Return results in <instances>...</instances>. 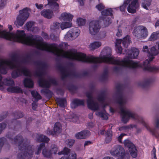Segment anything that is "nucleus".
<instances>
[{
	"instance_id": "obj_1",
	"label": "nucleus",
	"mask_w": 159,
	"mask_h": 159,
	"mask_svg": "<svg viewBox=\"0 0 159 159\" xmlns=\"http://www.w3.org/2000/svg\"><path fill=\"white\" fill-rule=\"evenodd\" d=\"M125 52L128 56L123 59L120 58L115 59L111 54V48L109 47L104 48L102 51L100 57H96L91 55V63L94 64L93 67L95 69L98 66V63L104 62L117 65V66L114 67L113 69L114 71L116 72L120 70V66L133 68L139 67L143 68L145 70L152 72L159 70V67L151 66L149 65L154 58V56L158 53V51L154 47L151 48L150 52L149 51L148 55V59L143 64L135 62L130 59L135 58L137 57L139 53L138 49L135 48H132L131 50L126 49L125 50Z\"/></svg>"
},
{
	"instance_id": "obj_2",
	"label": "nucleus",
	"mask_w": 159,
	"mask_h": 159,
	"mask_svg": "<svg viewBox=\"0 0 159 159\" xmlns=\"http://www.w3.org/2000/svg\"><path fill=\"white\" fill-rule=\"evenodd\" d=\"M32 55L30 53L26 54L23 56H20L17 53H12L9 55L8 58H0V73L6 74L9 69H15L11 73L12 77L16 78L23 75L30 77L32 73L25 66V64L30 63L31 61ZM2 77L0 74V89L2 87L3 84L9 86L7 90L9 92L18 93L22 92L19 87H14V82L11 78H5L3 83Z\"/></svg>"
},
{
	"instance_id": "obj_3",
	"label": "nucleus",
	"mask_w": 159,
	"mask_h": 159,
	"mask_svg": "<svg viewBox=\"0 0 159 159\" xmlns=\"http://www.w3.org/2000/svg\"><path fill=\"white\" fill-rule=\"evenodd\" d=\"M13 135L11 133H8L6 135V137L8 138L11 142L18 145L19 148V153L17 156V159H25L27 158L31 159L34 151L36 155L39 154L41 152L42 149V154L44 157L49 158L51 157V153L48 151L45 147V143H41L38 148L35 150L34 146H31L30 145L29 141L26 140H24L22 136L18 135L13 139Z\"/></svg>"
},
{
	"instance_id": "obj_4",
	"label": "nucleus",
	"mask_w": 159,
	"mask_h": 159,
	"mask_svg": "<svg viewBox=\"0 0 159 159\" xmlns=\"http://www.w3.org/2000/svg\"><path fill=\"white\" fill-rule=\"evenodd\" d=\"M116 88L117 90V102L119 105L122 121L124 123H126L130 118L136 120L142 124L147 130L152 132L153 135L159 139V134L156 129H152L145 122L142 117L139 116L135 113L125 107L126 103L127 98L124 93V85L120 84H117Z\"/></svg>"
},
{
	"instance_id": "obj_5",
	"label": "nucleus",
	"mask_w": 159,
	"mask_h": 159,
	"mask_svg": "<svg viewBox=\"0 0 159 159\" xmlns=\"http://www.w3.org/2000/svg\"><path fill=\"white\" fill-rule=\"evenodd\" d=\"M36 63L37 66V69L35 71L34 75L35 76L39 77L38 82L39 86L42 87L49 88L51 84L57 85V82L53 79L49 77L48 80H47L43 78L46 74V70L47 67V64L41 61H38Z\"/></svg>"
},
{
	"instance_id": "obj_6",
	"label": "nucleus",
	"mask_w": 159,
	"mask_h": 159,
	"mask_svg": "<svg viewBox=\"0 0 159 159\" xmlns=\"http://www.w3.org/2000/svg\"><path fill=\"white\" fill-rule=\"evenodd\" d=\"M73 66V64L72 63H70L69 66H63L61 64L58 65V68L61 72L62 80H63L67 77L80 78L81 77V75L71 69Z\"/></svg>"
},
{
	"instance_id": "obj_7",
	"label": "nucleus",
	"mask_w": 159,
	"mask_h": 159,
	"mask_svg": "<svg viewBox=\"0 0 159 159\" xmlns=\"http://www.w3.org/2000/svg\"><path fill=\"white\" fill-rule=\"evenodd\" d=\"M111 155L117 159H129V154L126 153L124 148L120 145L114 146L110 151Z\"/></svg>"
},
{
	"instance_id": "obj_8",
	"label": "nucleus",
	"mask_w": 159,
	"mask_h": 159,
	"mask_svg": "<svg viewBox=\"0 0 159 159\" xmlns=\"http://www.w3.org/2000/svg\"><path fill=\"white\" fill-rule=\"evenodd\" d=\"M128 4H129L127 8L128 11L131 13L135 12L136 9L139 6L138 0H125L123 4L120 7V11H125Z\"/></svg>"
},
{
	"instance_id": "obj_9",
	"label": "nucleus",
	"mask_w": 159,
	"mask_h": 159,
	"mask_svg": "<svg viewBox=\"0 0 159 159\" xmlns=\"http://www.w3.org/2000/svg\"><path fill=\"white\" fill-rule=\"evenodd\" d=\"M29 9L26 7L19 11V14L14 22V24L17 27L19 28L23 26L25 21L28 19L29 16Z\"/></svg>"
},
{
	"instance_id": "obj_10",
	"label": "nucleus",
	"mask_w": 159,
	"mask_h": 159,
	"mask_svg": "<svg viewBox=\"0 0 159 159\" xmlns=\"http://www.w3.org/2000/svg\"><path fill=\"white\" fill-rule=\"evenodd\" d=\"M122 42L124 47L125 48H127L130 43L131 42L130 36L127 35L125 37L123 40L122 39H117L116 40V42L115 43L116 51L117 53H120V54H121L122 53V47L120 46V44Z\"/></svg>"
},
{
	"instance_id": "obj_11",
	"label": "nucleus",
	"mask_w": 159,
	"mask_h": 159,
	"mask_svg": "<svg viewBox=\"0 0 159 159\" xmlns=\"http://www.w3.org/2000/svg\"><path fill=\"white\" fill-rule=\"evenodd\" d=\"M133 35L138 39L144 38L148 34V30L144 26L140 25L134 28Z\"/></svg>"
},
{
	"instance_id": "obj_12",
	"label": "nucleus",
	"mask_w": 159,
	"mask_h": 159,
	"mask_svg": "<svg viewBox=\"0 0 159 159\" xmlns=\"http://www.w3.org/2000/svg\"><path fill=\"white\" fill-rule=\"evenodd\" d=\"M86 95L88 98L87 100V106L88 107L92 110H98L99 106L98 103L95 102L92 97V93L91 92H88L86 93Z\"/></svg>"
},
{
	"instance_id": "obj_13",
	"label": "nucleus",
	"mask_w": 159,
	"mask_h": 159,
	"mask_svg": "<svg viewBox=\"0 0 159 159\" xmlns=\"http://www.w3.org/2000/svg\"><path fill=\"white\" fill-rule=\"evenodd\" d=\"M112 10L110 8L107 9H105L101 11L102 17H101V19L102 20L104 27L107 26L111 23V20L107 16L112 15Z\"/></svg>"
},
{
	"instance_id": "obj_14",
	"label": "nucleus",
	"mask_w": 159,
	"mask_h": 159,
	"mask_svg": "<svg viewBox=\"0 0 159 159\" xmlns=\"http://www.w3.org/2000/svg\"><path fill=\"white\" fill-rule=\"evenodd\" d=\"M125 146L128 148L131 156L135 158L137 155L138 151L135 145L129 139H125L124 142Z\"/></svg>"
},
{
	"instance_id": "obj_15",
	"label": "nucleus",
	"mask_w": 159,
	"mask_h": 159,
	"mask_svg": "<svg viewBox=\"0 0 159 159\" xmlns=\"http://www.w3.org/2000/svg\"><path fill=\"white\" fill-rule=\"evenodd\" d=\"M101 28L99 22L97 20H92L89 24V31L92 35H95L99 32Z\"/></svg>"
},
{
	"instance_id": "obj_16",
	"label": "nucleus",
	"mask_w": 159,
	"mask_h": 159,
	"mask_svg": "<svg viewBox=\"0 0 159 159\" xmlns=\"http://www.w3.org/2000/svg\"><path fill=\"white\" fill-rule=\"evenodd\" d=\"M80 33V30L77 28L75 27L70 30L65 35V38L68 41L77 38Z\"/></svg>"
},
{
	"instance_id": "obj_17",
	"label": "nucleus",
	"mask_w": 159,
	"mask_h": 159,
	"mask_svg": "<svg viewBox=\"0 0 159 159\" xmlns=\"http://www.w3.org/2000/svg\"><path fill=\"white\" fill-rule=\"evenodd\" d=\"M34 22L33 21H29L26 23L25 28L30 32L36 33L39 31L38 27L34 26Z\"/></svg>"
},
{
	"instance_id": "obj_18",
	"label": "nucleus",
	"mask_w": 159,
	"mask_h": 159,
	"mask_svg": "<svg viewBox=\"0 0 159 159\" xmlns=\"http://www.w3.org/2000/svg\"><path fill=\"white\" fill-rule=\"evenodd\" d=\"M62 130L61 126L59 122H56L54 126L53 131H49L50 135L55 136L57 134L60 133Z\"/></svg>"
},
{
	"instance_id": "obj_19",
	"label": "nucleus",
	"mask_w": 159,
	"mask_h": 159,
	"mask_svg": "<svg viewBox=\"0 0 159 159\" xmlns=\"http://www.w3.org/2000/svg\"><path fill=\"white\" fill-rule=\"evenodd\" d=\"M106 99V95L104 92H102L97 97V99L102 104L104 108L108 105L107 103H105Z\"/></svg>"
},
{
	"instance_id": "obj_20",
	"label": "nucleus",
	"mask_w": 159,
	"mask_h": 159,
	"mask_svg": "<svg viewBox=\"0 0 159 159\" xmlns=\"http://www.w3.org/2000/svg\"><path fill=\"white\" fill-rule=\"evenodd\" d=\"M84 102V100L75 99L72 100L71 103V107L72 108L74 109L78 106L83 105Z\"/></svg>"
},
{
	"instance_id": "obj_21",
	"label": "nucleus",
	"mask_w": 159,
	"mask_h": 159,
	"mask_svg": "<svg viewBox=\"0 0 159 159\" xmlns=\"http://www.w3.org/2000/svg\"><path fill=\"white\" fill-rule=\"evenodd\" d=\"M41 14L44 17L48 19H51L53 16V12L49 9H44L41 12Z\"/></svg>"
},
{
	"instance_id": "obj_22",
	"label": "nucleus",
	"mask_w": 159,
	"mask_h": 159,
	"mask_svg": "<svg viewBox=\"0 0 159 159\" xmlns=\"http://www.w3.org/2000/svg\"><path fill=\"white\" fill-rule=\"evenodd\" d=\"M73 16L71 14L66 12L63 13L61 15V18L65 21H71Z\"/></svg>"
},
{
	"instance_id": "obj_23",
	"label": "nucleus",
	"mask_w": 159,
	"mask_h": 159,
	"mask_svg": "<svg viewBox=\"0 0 159 159\" xmlns=\"http://www.w3.org/2000/svg\"><path fill=\"white\" fill-rule=\"evenodd\" d=\"M58 0H48V5L51 8L55 11L57 10L58 9L59 5L56 2Z\"/></svg>"
},
{
	"instance_id": "obj_24",
	"label": "nucleus",
	"mask_w": 159,
	"mask_h": 159,
	"mask_svg": "<svg viewBox=\"0 0 159 159\" xmlns=\"http://www.w3.org/2000/svg\"><path fill=\"white\" fill-rule=\"evenodd\" d=\"M56 101L59 106L62 107H64L66 105L67 102L65 98H57Z\"/></svg>"
},
{
	"instance_id": "obj_25",
	"label": "nucleus",
	"mask_w": 159,
	"mask_h": 159,
	"mask_svg": "<svg viewBox=\"0 0 159 159\" xmlns=\"http://www.w3.org/2000/svg\"><path fill=\"white\" fill-rule=\"evenodd\" d=\"M102 45V43L99 41H94L90 43L89 45V48L92 50H93L99 48Z\"/></svg>"
},
{
	"instance_id": "obj_26",
	"label": "nucleus",
	"mask_w": 159,
	"mask_h": 159,
	"mask_svg": "<svg viewBox=\"0 0 159 159\" xmlns=\"http://www.w3.org/2000/svg\"><path fill=\"white\" fill-rule=\"evenodd\" d=\"M24 84L25 87L32 88L34 86V83L32 80L30 78H25L24 80Z\"/></svg>"
},
{
	"instance_id": "obj_27",
	"label": "nucleus",
	"mask_w": 159,
	"mask_h": 159,
	"mask_svg": "<svg viewBox=\"0 0 159 159\" xmlns=\"http://www.w3.org/2000/svg\"><path fill=\"white\" fill-rule=\"evenodd\" d=\"M48 88L43 89L41 90V92L43 93L48 98L50 99L53 95V93Z\"/></svg>"
},
{
	"instance_id": "obj_28",
	"label": "nucleus",
	"mask_w": 159,
	"mask_h": 159,
	"mask_svg": "<svg viewBox=\"0 0 159 159\" xmlns=\"http://www.w3.org/2000/svg\"><path fill=\"white\" fill-rule=\"evenodd\" d=\"M112 128V126H111V128L109 129H108L106 133V138L105 139V141L107 143H108L109 142H110L111 139L112 137V131L111 130V128Z\"/></svg>"
},
{
	"instance_id": "obj_29",
	"label": "nucleus",
	"mask_w": 159,
	"mask_h": 159,
	"mask_svg": "<svg viewBox=\"0 0 159 159\" xmlns=\"http://www.w3.org/2000/svg\"><path fill=\"white\" fill-rule=\"evenodd\" d=\"M37 140L39 142L47 143L49 141V139L46 136L43 135H38L37 136Z\"/></svg>"
},
{
	"instance_id": "obj_30",
	"label": "nucleus",
	"mask_w": 159,
	"mask_h": 159,
	"mask_svg": "<svg viewBox=\"0 0 159 159\" xmlns=\"http://www.w3.org/2000/svg\"><path fill=\"white\" fill-rule=\"evenodd\" d=\"M152 1V0H143V2L142 4V7L146 10H148Z\"/></svg>"
},
{
	"instance_id": "obj_31",
	"label": "nucleus",
	"mask_w": 159,
	"mask_h": 159,
	"mask_svg": "<svg viewBox=\"0 0 159 159\" xmlns=\"http://www.w3.org/2000/svg\"><path fill=\"white\" fill-rule=\"evenodd\" d=\"M71 25V21H66V22H63L61 24V28L62 30H63L65 29L70 27Z\"/></svg>"
},
{
	"instance_id": "obj_32",
	"label": "nucleus",
	"mask_w": 159,
	"mask_h": 159,
	"mask_svg": "<svg viewBox=\"0 0 159 159\" xmlns=\"http://www.w3.org/2000/svg\"><path fill=\"white\" fill-rule=\"evenodd\" d=\"M31 94L34 98L35 99L36 101H38V100L41 99L42 98L41 96L37 92L35 91H32L31 92Z\"/></svg>"
},
{
	"instance_id": "obj_33",
	"label": "nucleus",
	"mask_w": 159,
	"mask_h": 159,
	"mask_svg": "<svg viewBox=\"0 0 159 159\" xmlns=\"http://www.w3.org/2000/svg\"><path fill=\"white\" fill-rule=\"evenodd\" d=\"M95 113L97 116L101 117L103 119L106 120L108 118L107 114L106 113L97 111Z\"/></svg>"
},
{
	"instance_id": "obj_34",
	"label": "nucleus",
	"mask_w": 159,
	"mask_h": 159,
	"mask_svg": "<svg viewBox=\"0 0 159 159\" xmlns=\"http://www.w3.org/2000/svg\"><path fill=\"white\" fill-rule=\"evenodd\" d=\"M12 115L16 119H18L22 117L24 114L23 113L20 111H16L12 114Z\"/></svg>"
},
{
	"instance_id": "obj_35",
	"label": "nucleus",
	"mask_w": 159,
	"mask_h": 159,
	"mask_svg": "<svg viewBox=\"0 0 159 159\" xmlns=\"http://www.w3.org/2000/svg\"><path fill=\"white\" fill-rule=\"evenodd\" d=\"M60 23L57 22H54L53 23V25L51 26L50 29L51 30H55L59 28L60 27H61Z\"/></svg>"
},
{
	"instance_id": "obj_36",
	"label": "nucleus",
	"mask_w": 159,
	"mask_h": 159,
	"mask_svg": "<svg viewBox=\"0 0 159 159\" xmlns=\"http://www.w3.org/2000/svg\"><path fill=\"white\" fill-rule=\"evenodd\" d=\"M159 36V34L156 32L153 33L149 38V40L153 41L156 39Z\"/></svg>"
},
{
	"instance_id": "obj_37",
	"label": "nucleus",
	"mask_w": 159,
	"mask_h": 159,
	"mask_svg": "<svg viewBox=\"0 0 159 159\" xmlns=\"http://www.w3.org/2000/svg\"><path fill=\"white\" fill-rule=\"evenodd\" d=\"M58 150V148L56 145L54 144H52L51 146V149L50 150V151L51 152V154H56Z\"/></svg>"
},
{
	"instance_id": "obj_38",
	"label": "nucleus",
	"mask_w": 159,
	"mask_h": 159,
	"mask_svg": "<svg viewBox=\"0 0 159 159\" xmlns=\"http://www.w3.org/2000/svg\"><path fill=\"white\" fill-rule=\"evenodd\" d=\"M108 70V68L107 67H106V68L104 69L103 73L102 76V78L103 80H106L107 78Z\"/></svg>"
},
{
	"instance_id": "obj_39",
	"label": "nucleus",
	"mask_w": 159,
	"mask_h": 159,
	"mask_svg": "<svg viewBox=\"0 0 159 159\" xmlns=\"http://www.w3.org/2000/svg\"><path fill=\"white\" fill-rule=\"evenodd\" d=\"M75 140H74L69 139L66 140L65 143L67 147H70L72 146Z\"/></svg>"
},
{
	"instance_id": "obj_40",
	"label": "nucleus",
	"mask_w": 159,
	"mask_h": 159,
	"mask_svg": "<svg viewBox=\"0 0 159 159\" xmlns=\"http://www.w3.org/2000/svg\"><path fill=\"white\" fill-rule=\"evenodd\" d=\"M76 22L79 26H82L85 25V21L84 19L79 18L77 19Z\"/></svg>"
},
{
	"instance_id": "obj_41",
	"label": "nucleus",
	"mask_w": 159,
	"mask_h": 159,
	"mask_svg": "<svg viewBox=\"0 0 159 159\" xmlns=\"http://www.w3.org/2000/svg\"><path fill=\"white\" fill-rule=\"evenodd\" d=\"M136 125H128V126H122V127H120L119 129V130L120 131H121L122 130L124 129H129L130 128H132L134 127H136Z\"/></svg>"
},
{
	"instance_id": "obj_42",
	"label": "nucleus",
	"mask_w": 159,
	"mask_h": 159,
	"mask_svg": "<svg viewBox=\"0 0 159 159\" xmlns=\"http://www.w3.org/2000/svg\"><path fill=\"white\" fill-rule=\"evenodd\" d=\"M82 134L83 135L84 139H85L89 137L90 135V133L89 131L85 130L82 131Z\"/></svg>"
},
{
	"instance_id": "obj_43",
	"label": "nucleus",
	"mask_w": 159,
	"mask_h": 159,
	"mask_svg": "<svg viewBox=\"0 0 159 159\" xmlns=\"http://www.w3.org/2000/svg\"><path fill=\"white\" fill-rule=\"evenodd\" d=\"M7 126V125L4 123H0V134L5 129Z\"/></svg>"
},
{
	"instance_id": "obj_44",
	"label": "nucleus",
	"mask_w": 159,
	"mask_h": 159,
	"mask_svg": "<svg viewBox=\"0 0 159 159\" xmlns=\"http://www.w3.org/2000/svg\"><path fill=\"white\" fill-rule=\"evenodd\" d=\"M75 137L77 139H84L82 131L76 134Z\"/></svg>"
},
{
	"instance_id": "obj_45",
	"label": "nucleus",
	"mask_w": 159,
	"mask_h": 159,
	"mask_svg": "<svg viewBox=\"0 0 159 159\" xmlns=\"http://www.w3.org/2000/svg\"><path fill=\"white\" fill-rule=\"evenodd\" d=\"M7 0H1L0 1V9L3 8L7 3Z\"/></svg>"
},
{
	"instance_id": "obj_46",
	"label": "nucleus",
	"mask_w": 159,
	"mask_h": 159,
	"mask_svg": "<svg viewBox=\"0 0 159 159\" xmlns=\"http://www.w3.org/2000/svg\"><path fill=\"white\" fill-rule=\"evenodd\" d=\"M155 124L156 127L159 128V116H157L155 119Z\"/></svg>"
},
{
	"instance_id": "obj_47",
	"label": "nucleus",
	"mask_w": 159,
	"mask_h": 159,
	"mask_svg": "<svg viewBox=\"0 0 159 159\" xmlns=\"http://www.w3.org/2000/svg\"><path fill=\"white\" fill-rule=\"evenodd\" d=\"M96 8L98 10L100 11L104 8V6L102 3H100L96 6Z\"/></svg>"
},
{
	"instance_id": "obj_48",
	"label": "nucleus",
	"mask_w": 159,
	"mask_h": 159,
	"mask_svg": "<svg viewBox=\"0 0 159 159\" xmlns=\"http://www.w3.org/2000/svg\"><path fill=\"white\" fill-rule=\"evenodd\" d=\"M50 38L53 41H56L58 40V36H56L53 34H51L50 35Z\"/></svg>"
},
{
	"instance_id": "obj_49",
	"label": "nucleus",
	"mask_w": 159,
	"mask_h": 159,
	"mask_svg": "<svg viewBox=\"0 0 159 159\" xmlns=\"http://www.w3.org/2000/svg\"><path fill=\"white\" fill-rule=\"evenodd\" d=\"M41 35L45 39L47 40L49 39L48 34L45 32H42L41 34Z\"/></svg>"
},
{
	"instance_id": "obj_50",
	"label": "nucleus",
	"mask_w": 159,
	"mask_h": 159,
	"mask_svg": "<svg viewBox=\"0 0 159 159\" xmlns=\"http://www.w3.org/2000/svg\"><path fill=\"white\" fill-rule=\"evenodd\" d=\"M35 5L37 9L39 10H41L43 7V5L42 4H38L36 3Z\"/></svg>"
},
{
	"instance_id": "obj_51",
	"label": "nucleus",
	"mask_w": 159,
	"mask_h": 159,
	"mask_svg": "<svg viewBox=\"0 0 159 159\" xmlns=\"http://www.w3.org/2000/svg\"><path fill=\"white\" fill-rule=\"evenodd\" d=\"M125 135H126L124 133H121L120 135L118 137V140L120 143H121L122 142L121 139Z\"/></svg>"
},
{
	"instance_id": "obj_52",
	"label": "nucleus",
	"mask_w": 159,
	"mask_h": 159,
	"mask_svg": "<svg viewBox=\"0 0 159 159\" xmlns=\"http://www.w3.org/2000/svg\"><path fill=\"white\" fill-rule=\"evenodd\" d=\"M149 50L148 48V47L147 46H144L143 47V52H146L148 53H148L149 52Z\"/></svg>"
},
{
	"instance_id": "obj_53",
	"label": "nucleus",
	"mask_w": 159,
	"mask_h": 159,
	"mask_svg": "<svg viewBox=\"0 0 159 159\" xmlns=\"http://www.w3.org/2000/svg\"><path fill=\"white\" fill-rule=\"evenodd\" d=\"M122 35V31L119 29L118 30L116 34V35L118 37H120Z\"/></svg>"
},
{
	"instance_id": "obj_54",
	"label": "nucleus",
	"mask_w": 159,
	"mask_h": 159,
	"mask_svg": "<svg viewBox=\"0 0 159 159\" xmlns=\"http://www.w3.org/2000/svg\"><path fill=\"white\" fill-rule=\"evenodd\" d=\"M32 109L34 110H35L37 106V105L36 104V103L34 102H33V103H32Z\"/></svg>"
},
{
	"instance_id": "obj_55",
	"label": "nucleus",
	"mask_w": 159,
	"mask_h": 159,
	"mask_svg": "<svg viewBox=\"0 0 159 159\" xmlns=\"http://www.w3.org/2000/svg\"><path fill=\"white\" fill-rule=\"evenodd\" d=\"M7 113H6L5 115H4L3 116H0V121H2L7 116Z\"/></svg>"
},
{
	"instance_id": "obj_56",
	"label": "nucleus",
	"mask_w": 159,
	"mask_h": 159,
	"mask_svg": "<svg viewBox=\"0 0 159 159\" xmlns=\"http://www.w3.org/2000/svg\"><path fill=\"white\" fill-rule=\"evenodd\" d=\"M87 125L90 128L93 127L94 126V124L93 122H90Z\"/></svg>"
},
{
	"instance_id": "obj_57",
	"label": "nucleus",
	"mask_w": 159,
	"mask_h": 159,
	"mask_svg": "<svg viewBox=\"0 0 159 159\" xmlns=\"http://www.w3.org/2000/svg\"><path fill=\"white\" fill-rule=\"evenodd\" d=\"M91 142L89 141H87L85 142L84 143V146H86L91 144Z\"/></svg>"
},
{
	"instance_id": "obj_58",
	"label": "nucleus",
	"mask_w": 159,
	"mask_h": 159,
	"mask_svg": "<svg viewBox=\"0 0 159 159\" xmlns=\"http://www.w3.org/2000/svg\"><path fill=\"white\" fill-rule=\"evenodd\" d=\"M148 84V82H146V83L145 84H144V83H142V84H139V85L140 86H141L142 87H144L146 86L147 85V84Z\"/></svg>"
},
{
	"instance_id": "obj_59",
	"label": "nucleus",
	"mask_w": 159,
	"mask_h": 159,
	"mask_svg": "<svg viewBox=\"0 0 159 159\" xmlns=\"http://www.w3.org/2000/svg\"><path fill=\"white\" fill-rule=\"evenodd\" d=\"M152 152V153L153 154V155H156V150L155 148V147L153 148Z\"/></svg>"
},
{
	"instance_id": "obj_60",
	"label": "nucleus",
	"mask_w": 159,
	"mask_h": 159,
	"mask_svg": "<svg viewBox=\"0 0 159 159\" xmlns=\"http://www.w3.org/2000/svg\"><path fill=\"white\" fill-rule=\"evenodd\" d=\"M78 2L80 5H83L84 4L83 0H78Z\"/></svg>"
},
{
	"instance_id": "obj_61",
	"label": "nucleus",
	"mask_w": 159,
	"mask_h": 159,
	"mask_svg": "<svg viewBox=\"0 0 159 159\" xmlns=\"http://www.w3.org/2000/svg\"><path fill=\"white\" fill-rule=\"evenodd\" d=\"M100 134L101 135H104L105 134V130H100Z\"/></svg>"
},
{
	"instance_id": "obj_62",
	"label": "nucleus",
	"mask_w": 159,
	"mask_h": 159,
	"mask_svg": "<svg viewBox=\"0 0 159 159\" xmlns=\"http://www.w3.org/2000/svg\"><path fill=\"white\" fill-rule=\"evenodd\" d=\"M89 117L90 119H92L93 117V115L92 113H90L89 115Z\"/></svg>"
},
{
	"instance_id": "obj_63",
	"label": "nucleus",
	"mask_w": 159,
	"mask_h": 159,
	"mask_svg": "<svg viewBox=\"0 0 159 159\" xmlns=\"http://www.w3.org/2000/svg\"><path fill=\"white\" fill-rule=\"evenodd\" d=\"M103 159H114L112 157H104Z\"/></svg>"
},
{
	"instance_id": "obj_64",
	"label": "nucleus",
	"mask_w": 159,
	"mask_h": 159,
	"mask_svg": "<svg viewBox=\"0 0 159 159\" xmlns=\"http://www.w3.org/2000/svg\"><path fill=\"white\" fill-rule=\"evenodd\" d=\"M159 26V19L157 20L155 24V26Z\"/></svg>"
}]
</instances>
